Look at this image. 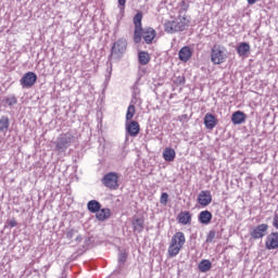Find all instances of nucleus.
Here are the masks:
<instances>
[{
  "label": "nucleus",
  "instance_id": "nucleus-6",
  "mask_svg": "<svg viewBox=\"0 0 278 278\" xmlns=\"http://www.w3.org/2000/svg\"><path fill=\"white\" fill-rule=\"evenodd\" d=\"M252 240H262L268 236V224H261L250 229Z\"/></svg>",
  "mask_w": 278,
  "mask_h": 278
},
{
  "label": "nucleus",
  "instance_id": "nucleus-16",
  "mask_svg": "<svg viewBox=\"0 0 278 278\" xmlns=\"http://www.w3.org/2000/svg\"><path fill=\"white\" fill-rule=\"evenodd\" d=\"M112 216V211L110 208H100L98 212H96V218L100 223H103L108 220Z\"/></svg>",
  "mask_w": 278,
  "mask_h": 278
},
{
  "label": "nucleus",
  "instance_id": "nucleus-3",
  "mask_svg": "<svg viewBox=\"0 0 278 278\" xmlns=\"http://www.w3.org/2000/svg\"><path fill=\"white\" fill-rule=\"evenodd\" d=\"M125 51H127V39L119 38L117 41L113 43L109 60H112V58H116L117 60H121V58L125 55Z\"/></svg>",
  "mask_w": 278,
  "mask_h": 278
},
{
  "label": "nucleus",
  "instance_id": "nucleus-36",
  "mask_svg": "<svg viewBox=\"0 0 278 278\" xmlns=\"http://www.w3.org/2000/svg\"><path fill=\"white\" fill-rule=\"evenodd\" d=\"M117 8L119 9L121 12H125V5L127 3V0H117Z\"/></svg>",
  "mask_w": 278,
  "mask_h": 278
},
{
  "label": "nucleus",
  "instance_id": "nucleus-23",
  "mask_svg": "<svg viewBox=\"0 0 278 278\" xmlns=\"http://www.w3.org/2000/svg\"><path fill=\"white\" fill-rule=\"evenodd\" d=\"M87 208L89 210V212H91V214H97V212L101 210V202L97 200H91L87 203Z\"/></svg>",
  "mask_w": 278,
  "mask_h": 278
},
{
  "label": "nucleus",
  "instance_id": "nucleus-34",
  "mask_svg": "<svg viewBox=\"0 0 278 278\" xmlns=\"http://www.w3.org/2000/svg\"><path fill=\"white\" fill-rule=\"evenodd\" d=\"M216 238V231L211 230L206 236V242H214V239Z\"/></svg>",
  "mask_w": 278,
  "mask_h": 278
},
{
  "label": "nucleus",
  "instance_id": "nucleus-21",
  "mask_svg": "<svg viewBox=\"0 0 278 278\" xmlns=\"http://www.w3.org/2000/svg\"><path fill=\"white\" fill-rule=\"evenodd\" d=\"M175 157H177V153L173 148H165L163 151V160L165 162H175Z\"/></svg>",
  "mask_w": 278,
  "mask_h": 278
},
{
  "label": "nucleus",
  "instance_id": "nucleus-37",
  "mask_svg": "<svg viewBox=\"0 0 278 278\" xmlns=\"http://www.w3.org/2000/svg\"><path fill=\"white\" fill-rule=\"evenodd\" d=\"M76 233H77V230H75V229H70V230L66 232V238H67V240H73V238L75 237Z\"/></svg>",
  "mask_w": 278,
  "mask_h": 278
},
{
  "label": "nucleus",
  "instance_id": "nucleus-19",
  "mask_svg": "<svg viewBox=\"0 0 278 278\" xmlns=\"http://www.w3.org/2000/svg\"><path fill=\"white\" fill-rule=\"evenodd\" d=\"M244 121H247V114H244V112L237 111L232 113L231 122L233 123V125H242Z\"/></svg>",
  "mask_w": 278,
  "mask_h": 278
},
{
  "label": "nucleus",
  "instance_id": "nucleus-43",
  "mask_svg": "<svg viewBox=\"0 0 278 278\" xmlns=\"http://www.w3.org/2000/svg\"><path fill=\"white\" fill-rule=\"evenodd\" d=\"M81 240H83V238L80 235L76 237V242H80Z\"/></svg>",
  "mask_w": 278,
  "mask_h": 278
},
{
  "label": "nucleus",
  "instance_id": "nucleus-7",
  "mask_svg": "<svg viewBox=\"0 0 278 278\" xmlns=\"http://www.w3.org/2000/svg\"><path fill=\"white\" fill-rule=\"evenodd\" d=\"M20 81L23 88H31V86L38 81V75H36L34 72H28L24 74Z\"/></svg>",
  "mask_w": 278,
  "mask_h": 278
},
{
  "label": "nucleus",
  "instance_id": "nucleus-32",
  "mask_svg": "<svg viewBox=\"0 0 278 278\" xmlns=\"http://www.w3.org/2000/svg\"><path fill=\"white\" fill-rule=\"evenodd\" d=\"M5 103L12 106L16 105V103H18V100H16V97L12 96L5 99Z\"/></svg>",
  "mask_w": 278,
  "mask_h": 278
},
{
  "label": "nucleus",
  "instance_id": "nucleus-41",
  "mask_svg": "<svg viewBox=\"0 0 278 278\" xmlns=\"http://www.w3.org/2000/svg\"><path fill=\"white\" fill-rule=\"evenodd\" d=\"M273 225H274V227H275L276 229H278V214H276V215L274 216Z\"/></svg>",
  "mask_w": 278,
  "mask_h": 278
},
{
  "label": "nucleus",
  "instance_id": "nucleus-17",
  "mask_svg": "<svg viewBox=\"0 0 278 278\" xmlns=\"http://www.w3.org/2000/svg\"><path fill=\"white\" fill-rule=\"evenodd\" d=\"M212 212L202 211L198 216V220L201 225H210L212 223Z\"/></svg>",
  "mask_w": 278,
  "mask_h": 278
},
{
  "label": "nucleus",
  "instance_id": "nucleus-35",
  "mask_svg": "<svg viewBox=\"0 0 278 278\" xmlns=\"http://www.w3.org/2000/svg\"><path fill=\"white\" fill-rule=\"evenodd\" d=\"M188 8H189V5H188V3H186V0H182L180 2L179 15H181V12H188Z\"/></svg>",
  "mask_w": 278,
  "mask_h": 278
},
{
  "label": "nucleus",
  "instance_id": "nucleus-45",
  "mask_svg": "<svg viewBox=\"0 0 278 278\" xmlns=\"http://www.w3.org/2000/svg\"><path fill=\"white\" fill-rule=\"evenodd\" d=\"M86 242H90V239H86Z\"/></svg>",
  "mask_w": 278,
  "mask_h": 278
},
{
  "label": "nucleus",
  "instance_id": "nucleus-15",
  "mask_svg": "<svg viewBox=\"0 0 278 278\" xmlns=\"http://www.w3.org/2000/svg\"><path fill=\"white\" fill-rule=\"evenodd\" d=\"M132 231H135V233H142V231H144V218H142V217L134 218Z\"/></svg>",
  "mask_w": 278,
  "mask_h": 278
},
{
  "label": "nucleus",
  "instance_id": "nucleus-18",
  "mask_svg": "<svg viewBox=\"0 0 278 278\" xmlns=\"http://www.w3.org/2000/svg\"><path fill=\"white\" fill-rule=\"evenodd\" d=\"M204 125L206 129H214L217 125L216 116L212 113H206L204 116Z\"/></svg>",
  "mask_w": 278,
  "mask_h": 278
},
{
  "label": "nucleus",
  "instance_id": "nucleus-22",
  "mask_svg": "<svg viewBox=\"0 0 278 278\" xmlns=\"http://www.w3.org/2000/svg\"><path fill=\"white\" fill-rule=\"evenodd\" d=\"M198 270L200 273H208V270H212V262L210 260H202L198 265Z\"/></svg>",
  "mask_w": 278,
  "mask_h": 278
},
{
  "label": "nucleus",
  "instance_id": "nucleus-33",
  "mask_svg": "<svg viewBox=\"0 0 278 278\" xmlns=\"http://www.w3.org/2000/svg\"><path fill=\"white\" fill-rule=\"evenodd\" d=\"M160 203H161L162 205H166V204L168 203V193L163 192V193L161 194Z\"/></svg>",
  "mask_w": 278,
  "mask_h": 278
},
{
  "label": "nucleus",
  "instance_id": "nucleus-2",
  "mask_svg": "<svg viewBox=\"0 0 278 278\" xmlns=\"http://www.w3.org/2000/svg\"><path fill=\"white\" fill-rule=\"evenodd\" d=\"M75 142V136L71 132L61 134L54 141L55 151L59 153H65L66 149Z\"/></svg>",
  "mask_w": 278,
  "mask_h": 278
},
{
  "label": "nucleus",
  "instance_id": "nucleus-44",
  "mask_svg": "<svg viewBox=\"0 0 278 278\" xmlns=\"http://www.w3.org/2000/svg\"><path fill=\"white\" fill-rule=\"evenodd\" d=\"M109 73L112 74V67H110Z\"/></svg>",
  "mask_w": 278,
  "mask_h": 278
},
{
  "label": "nucleus",
  "instance_id": "nucleus-20",
  "mask_svg": "<svg viewBox=\"0 0 278 278\" xmlns=\"http://www.w3.org/2000/svg\"><path fill=\"white\" fill-rule=\"evenodd\" d=\"M178 223H180V225H190L192 223V214L188 211L180 212L178 215Z\"/></svg>",
  "mask_w": 278,
  "mask_h": 278
},
{
  "label": "nucleus",
  "instance_id": "nucleus-10",
  "mask_svg": "<svg viewBox=\"0 0 278 278\" xmlns=\"http://www.w3.org/2000/svg\"><path fill=\"white\" fill-rule=\"evenodd\" d=\"M174 25L176 26V31H185L188 29L190 25V20L186 15H179L176 20H174Z\"/></svg>",
  "mask_w": 278,
  "mask_h": 278
},
{
  "label": "nucleus",
  "instance_id": "nucleus-12",
  "mask_svg": "<svg viewBox=\"0 0 278 278\" xmlns=\"http://www.w3.org/2000/svg\"><path fill=\"white\" fill-rule=\"evenodd\" d=\"M236 51L239 58H247L249 53H251V45H249V42H240L236 47Z\"/></svg>",
  "mask_w": 278,
  "mask_h": 278
},
{
  "label": "nucleus",
  "instance_id": "nucleus-42",
  "mask_svg": "<svg viewBox=\"0 0 278 278\" xmlns=\"http://www.w3.org/2000/svg\"><path fill=\"white\" fill-rule=\"evenodd\" d=\"M249 5H254V3H257V0H248Z\"/></svg>",
  "mask_w": 278,
  "mask_h": 278
},
{
  "label": "nucleus",
  "instance_id": "nucleus-8",
  "mask_svg": "<svg viewBox=\"0 0 278 278\" xmlns=\"http://www.w3.org/2000/svg\"><path fill=\"white\" fill-rule=\"evenodd\" d=\"M125 127H126V136L136 138V136L140 134V124L136 121L126 122Z\"/></svg>",
  "mask_w": 278,
  "mask_h": 278
},
{
  "label": "nucleus",
  "instance_id": "nucleus-9",
  "mask_svg": "<svg viewBox=\"0 0 278 278\" xmlns=\"http://www.w3.org/2000/svg\"><path fill=\"white\" fill-rule=\"evenodd\" d=\"M198 203L202 207H207L212 203V191L202 190L198 195Z\"/></svg>",
  "mask_w": 278,
  "mask_h": 278
},
{
  "label": "nucleus",
  "instance_id": "nucleus-13",
  "mask_svg": "<svg viewBox=\"0 0 278 278\" xmlns=\"http://www.w3.org/2000/svg\"><path fill=\"white\" fill-rule=\"evenodd\" d=\"M178 58L180 62H188L192 58V49L188 46L182 47L178 52Z\"/></svg>",
  "mask_w": 278,
  "mask_h": 278
},
{
  "label": "nucleus",
  "instance_id": "nucleus-38",
  "mask_svg": "<svg viewBox=\"0 0 278 278\" xmlns=\"http://www.w3.org/2000/svg\"><path fill=\"white\" fill-rule=\"evenodd\" d=\"M131 105H136L137 103H142V100H140V96H136V97H132L131 98V101H130Z\"/></svg>",
  "mask_w": 278,
  "mask_h": 278
},
{
  "label": "nucleus",
  "instance_id": "nucleus-1",
  "mask_svg": "<svg viewBox=\"0 0 278 278\" xmlns=\"http://www.w3.org/2000/svg\"><path fill=\"white\" fill-rule=\"evenodd\" d=\"M186 244V235L184 232H176L170 240L167 253L169 257H177L184 245Z\"/></svg>",
  "mask_w": 278,
  "mask_h": 278
},
{
  "label": "nucleus",
  "instance_id": "nucleus-40",
  "mask_svg": "<svg viewBox=\"0 0 278 278\" xmlns=\"http://www.w3.org/2000/svg\"><path fill=\"white\" fill-rule=\"evenodd\" d=\"M9 227L14 228L18 226V222L16 219L12 218L8 222Z\"/></svg>",
  "mask_w": 278,
  "mask_h": 278
},
{
  "label": "nucleus",
  "instance_id": "nucleus-14",
  "mask_svg": "<svg viewBox=\"0 0 278 278\" xmlns=\"http://www.w3.org/2000/svg\"><path fill=\"white\" fill-rule=\"evenodd\" d=\"M155 36V29H153L152 27L142 30V38L147 45H151Z\"/></svg>",
  "mask_w": 278,
  "mask_h": 278
},
{
  "label": "nucleus",
  "instance_id": "nucleus-5",
  "mask_svg": "<svg viewBox=\"0 0 278 278\" xmlns=\"http://www.w3.org/2000/svg\"><path fill=\"white\" fill-rule=\"evenodd\" d=\"M211 62L215 65L225 64V62H227V53L224 47L218 45L213 46L211 50Z\"/></svg>",
  "mask_w": 278,
  "mask_h": 278
},
{
  "label": "nucleus",
  "instance_id": "nucleus-31",
  "mask_svg": "<svg viewBox=\"0 0 278 278\" xmlns=\"http://www.w3.org/2000/svg\"><path fill=\"white\" fill-rule=\"evenodd\" d=\"M127 262V253L121 252L118 255V266H123Z\"/></svg>",
  "mask_w": 278,
  "mask_h": 278
},
{
  "label": "nucleus",
  "instance_id": "nucleus-28",
  "mask_svg": "<svg viewBox=\"0 0 278 278\" xmlns=\"http://www.w3.org/2000/svg\"><path fill=\"white\" fill-rule=\"evenodd\" d=\"M134 25H135V28H137V29L142 28V12H138L134 16Z\"/></svg>",
  "mask_w": 278,
  "mask_h": 278
},
{
  "label": "nucleus",
  "instance_id": "nucleus-25",
  "mask_svg": "<svg viewBox=\"0 0 278 278\" xmlns=\"http://www.w3.org/2000/svg\"><path fill=\"white\" fill-rule=\"evenodd\" d=\"M10 129V118L8 116H2L0 118V131L5 134Z\"/></svg>",
  "mask_w": 278,
  "mask_h": 278
},
{
  "label": "nucleus",
  "instance_id": "nucleus-4",
  "mask_svg": "<svg viewBox=\"0 0 278 278\" xmlns=\"http://www.w3.org/2000/svg\"><path fill=\"white\" fill-rule=\"evenodd\" d=\"M118 179H121L118 173L109 172L102 177L101 184L104 188H109V190H118L121 186L118 185Z\"/></svg>",
  "mask_w": 278,
  "mask_h": 278
},
{
  "label": "nucleus",
  "instance_id": "nucleus-27",
  "mask_svg": "<svg viewBox=\"0 0 278 278\" xmlns=\"http://www.w3.org/2000/svg\"><path fill=\"white\" fill-rule=\"evenodd\" d=\"M136 115V105L129 104L126 112V123H131V118Z\"/></svg>",
  "mask_w": 278,
  "mask_h": 278
},
{
  "label": "nucleus",
  "instance_id": "nucleus-30",
  "mask_svg": "<svg viewBox=\"0 0 278 278\" xmlns=\"http://www.w3.org/2000/svg\"><path fill=\"white\" fill-rule=\"evenodd\" d=\"M174 84L175 86H184L186 84V76L185 75L176 76L174 79Z\"/></svg>",
  "mask_w": 278,
  "mask_h": 278
},
{
  "label": "nucleus",
  "instance_id": "nucleus-11",
  "mask_svg": "<svg viewBox=\"0 0 278 278\" xmlns=\"http://www.w3.org/2000/svg\"><path fill=\"white\" fill-rule=\"evenodd\" d=\"M265 248L267 251L278 249V232H271L267 236L265 241Z\"/></svg>",
  "mask_w": 278,
  "mask_h": 278
},
{
  "label": "nucleus",
  "instance_id": "nucleus-29",
  "mask_svg": "<svg viewBox=\"0 0 278 278\" xmlns=\"http://www.w3.org/2000/svg\"><path fill=\"white\" fill-rule=\"evenodd\" d=\"M142 28H135V33H134V42L136 45H140V42L142 41Z\"/></svg>",
  "mask_w": 278,
  "mask_h": 278
},
{
  "label": "nucleus",
  "instance_id": "nucleus-26",
  "mask_svg": "<svg viewBox=\"0 0 278 278\" xmlns=\"http://www.w3.org/2000/svg\"><path fill=\"white\" fill-rule=\"evenodd\" d=\"M166 34H177V28L174 21H166L164 24Z\"/></svg>",
  "mask_w": 278,
  "mask_h": 278
},
{
  "label": "nucleus",
  "instance_id": "nucleus-24",
  "mask_svg": "<svg viewBox=\"0 0 278 278\" xmlns=\"http://www.w3.org/2000/svg\"><path fill=\"white\" fill-rule=\"evenodd\" d=\"M138 60L141 66H147V64L151 62V56L148 54V52L141 51L138 53Z\"/></svg>",
  "mask_w": 278,
  "mask_h": 278
},
{
  "label": "nucleus",
  "instance_id": "nucleus-39",
  "mask_svg": "<svg viewBox=\"0 0 278 278\" xmlns=\"http://www.w3.org/2000/svg\"><path fill=\"white\" fill-rule=\"evenodd\" d=\"M131 97H140V88H138V86H135L132 88V96Z\"/></svg>",
  "mask_w": 278,
  "mask_h": 278
}]
</instances>
